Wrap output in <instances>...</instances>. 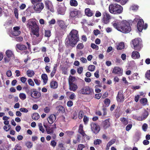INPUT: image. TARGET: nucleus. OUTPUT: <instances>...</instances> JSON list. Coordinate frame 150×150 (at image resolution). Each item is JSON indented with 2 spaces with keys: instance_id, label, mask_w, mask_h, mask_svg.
I'll return each mask as SVG.
<instances>
[{
  "instance_id": "obj_40",
  "label": "nucleus",
  "mask_w": 150,
  "mask_h": 150,
  "mask_svg": "<svg viewBox=\"0 0 150 150\" xmlns=\"http://www.w3.org/2000/svg\"><path fill=\"white\" fill-rule=\"evenodd\" d=\"M19 97L22 100H24L26 98V96L23 93H20L19 94Z\"/></svg>"
},
{
  "instance_id": "obj_32",
  "label": "nucleus",
  "mask_w": 150,
  "mask_h": 150,
  "mask_svg": "<svg viewBox=\"0 0 150 150\" xmlns=\"http://www.w3.org/2000/svg\"><path fill=\"white\" fill-rule=\"evenodd\" d=\"M83 126L81 125H80L79 127V132L81 134L83 137H84L85 134L83 130Z\"/></svg>"
},
{
  "instance_id": "obj_48",
  "label": "nucleus",
  "mask_w": 150,
  "mask_h": 150,
  "mask_svg": "<svg viewBox=\"0 0 150 150\" xmlns=\"http://www.w3.org/2000/svg\"><path fill=\"white\" fill-rule=\"evenodd\" d=\"M86 3L88 5H94L95 4L94 0H86Z\"/></svg>"
},
{
  "instance_id": "obj_24",
  "label": "nucleus",
  "mask_w": 150,
  "mask_h": 150,
  "mask_svg": "<svg viewBox=\"0 0 150 150\" xmlns=\"http://www.w3.org/2000/svg\"><path fill=\"white\" fill-rule=\"evenodd\" d=\"M50 86L51 88L55 89L58 87V83L56 81L52 80L50 83Z\"/></svg>"
},
{
  "instance_id": "obj_31",
  "label": "nucleus",
  "mask_w": 150,
  "mask_h": 150,
  "mask_svg": "<svg viewBox=\"0 0 150 150\" xmlns=\"http://www.w3.org/2000/svg\"><path fill=\"white\" fill-rule=\"evenodd\" d=\"M57 23L62 28H66V26L65 25L64 22L62 21L58 20Z\"/></svg>"
},
{
  "instance_id": "obj_27",
  "label": "nucleus",
  "mask_w": 150,
  "mask_h": 150,
  "mask_svg": "<svg viewBox=\"0 0 150 150\" xmlns=\"http://www.w3.org/2000/svg\"><path fill=\"white\" fill-rule=\"evenodd\" d=\"M41 78L43 80V82L45 84H46L48 81L47 75L46 74H42L41 75Z\"/></svg>"
},
{
  "instance_id": "obj_61",
  "label": "nucleus",
  "mask_w": 150,
  "mask_h": 150,
  "mask_svg": "<svg viewBox=\"0 0 150 150\" xmlns=\"http://www.w3.org/2000/svg\"><path fill=\"white\" fill-rule=\"evenodd\" d=\"M62 73L64 74H67V68L65 67H62Z\"/></svg>"
},
{
  "instance_id": "obj_52",
  "label": "nucleus",
  "mask_w": 150,
  "mask_h": 150,
  "mask_svg": "<svg viewBox=\"0 0 150 150\" xmlns=\"http://www.w3.org/2000/svg\"><path fill=\"white\" fill-rule=\"evenodd\" d=\"M50 128L49 127L47 128V129H46V130L47 131V133L48 134H51L52 133H53V128H52L51 129H50Z\"/></svg>"
},
{
  "instance_id": "obj_23",
  "label": "nucleus",
  "mask_w": 150,
  "mask_h": 150,
  "mask_svg": "<svg viewBox=\"0 0 150 150\" xmlns=\"http://www.w3.org/2000/svg\"><path fill=\"white\" fill-rule=\"evenodd\" d=\"M85 13L86 15L88 17H91L93 16V11L89 8H86L85 10Z\"/></svg>"
},
{
  "instance_id": "obj_18",
  "label": "nucleus",
  "mask_w": 150,
  "mask_h": 150,
  "mask_svg": "<svg viewBox=\"0 0 150 150\" xmlns=\"http://www.w3.org/2000/svg\"><path fill=\"white\" fill-rule=\"evenodd\" d=\"M78 87L76 83H74L69 84V88L70 91H75L78 89Z\"/></svg>"
},
{
  "instance_id": "obj_34",
  "label": "nucleus",
  "mask_w": 150,
  "mask_h": 150,
  "mask_svg": "<svg viewBox=\"0 0 150 150\" xmlns=\"http://www.w3.org/2000/svg\"><path fill=\"white\" fill-rule=\"evenodd\" d=\"M70 4L71 6L76 7L78 5V4L76 0H70Z\"/></svg>"
},
{
  "instance_id": "obj_17",
  "label": "nucleus",
  "mask_w": 150,
  "mask_h": 150,
  "mask_svg": "<svg viewBox=\"0 0 150 150\" xmlns=\"http://www.w3.org/2000/svg\"><path fill=\"white\" fill-rule=\"evenodd\" d=\"M20 27L16 26L14 27L13 28V31L12 32L13 35L15 36H17L20 35L21 33V31L19 30Z\"/></svg>"
},
{
  "instance_id": "obj_51",
  "label": "nucleus",
  "mask_w": 150,
  "mask_h": 150,
  "mask_svg": "<svg viewBox=\"0 0 150 150\" xmlns=\"http://www.w3.org/2000/svg\"><path fill=\"white\" fill-rule=\"evenodd\" d=\"M91 46L92 48L95 49L96 50H98L99 49L98 46L94 43H92Z\"/></svg>"
},
{
  "instance_id": "obj_60",
  "label": "nucleus",
  "mask_w": 150,
  "mask_h": 150,
  "mask_svg": "<svg viewBox=\"0 0 150 150\" xmlns=\"http://www.w3.org/2000/svg\"><path fill=\"white\" fill-rule=\"evenodd\" d=\"M83 71V68L82 67H80L77 69V72L79 74H81L82 73Z\"/></svg>"
},
{
  "instance_id": "obj_58",
  "label": "nucleus",
  "mask_w": 150,
  "mask_h": 150,
  "mask_svg": "<svg viewBox=\"0 0 150 150\" xmlns=\"http://www.w3.org/2000/svg\"><path fill=\"white\" fill-rule=\"evenodd\" d=\"M19 110L21 112L25 113H27L28 112V109L24 108H21Z\"/></svg>"
},
{
  "instance_id": "obj_14",
  "label": "nucleus",
  "mask_w": 150,
  "mask_h": 150,
  "mask_svg": "<svg viewBox=\"0 0 150 150\" xmlns=\"http://www.w3.org/2000/svg\"><path fill=\"white\" fill-rule=\"evenodd\" d=\"M42 39V37L41 36L35 38L34 37L32 39L33 44L34 45H35L38 44L41 40Z\"/></svg>"
},
{
  "instance_id": "obj_55",
  "label": "nucleus",
  "mask_w": 150,
  "mask_h": 150,
  "mask_svg": "<svg viewBox=\"0 0 150 150\" xmlns=\"http://www.w3.org/2000/svg\"><path fill=\"white\" fill-rule=\"evenodd\" d=\"M83 112L82 111H80L79 113V119H82L83 116Z\"/></svg>"
},
{
  "instance_id": "obj_62",
  "label": "nucleus",
  "mask_w": 150,
  "mask_h": 150,
  "mask_svg": "<svg viewBox=\"0 0 150 150\" xmlns=\"http://www.w3.org/2000/svg\"><path fill=\"white\" fill-rule=\"evenodd\" d=\"M146 77L148 79L150 80V70L147 71L145 74Z\"/></svg>"
},
{
  "instance_id": "obj_25",
  "label": "nucleus",
  "mask_w": 150,
  "mask_h": 150,
  "mask_svg": "<svg viewBox=\"0 0 150 150\" xmlns=\"http://www.w3.org/2000/svg\"><path fill=\"white\" fill-rule=\"evenodd\" d=\"M132 57L134 59H138L140 57L139 53L137 51H133L132 53Z\"/></svg>"
},
{
  "instance_id": "obj_20",
  "label": "nucleus",
  "mask_w": 150,
  "mask_h": 150,
  "mask_svg": "<svg viewBox=\"0 0 150 150\" xmlns=\"http://www.w3.org/2000/svg\"><path fill=\"white\" fill-rule=\"evenodd\" d=\"M124 98V97L122 94V91H119L118 93L117 96V100L118 102H120L122 101Z\"/></svg>"
},
{
  "instance_id": "obj_21",
  "label": "nucleus",
  "mask_w": 150,
  "mask_h": 150,
  "mask_svg": "<svg viewBox=\"0 0 150 150\" xmlns=\"http://www.w3.org/2000/svg\"><path fill=\"white\" fill-rule=\"evenodd\" d=\"M148 115V112L147 111L145 110L141 117H138V120L139 121L143 120L146 119Z\"/></svg>"
},
{
  "instance_id": "obj_26",
  "label": "nucleus",
  "mask_w": 150,
  "mask_h": 150,
  "mask_svg": "<svg viewBox=\"0 0 150 150\" xmlns=\"http://www.w3.org/2000/svg\"><path fill=\"white\" fill-rule=\"evenodd\" d=\"M16 48L20 50H24L27 49V47L25 45L18 44L16 46Z\"/></svg>"
},
{
  "instance_id": "obj_39",
  "label": "nucleus",
  "mask_w": 150,
  "mask_h": 150,
  "mask_svg": "<svg viewBox=\"0 0 150 150\" xmlns=\"http://www.w3.org/2000/svg\"><path fill=\"white\" fill-rule=\"evenodd\" d=\"M140 103L142 104V105H145L147 104V100L146 98H142L140 100Z\"/></svg>"
},
{
  "instance_id": "obj_6",
  "label": "nucleus",
  "mask_w": 150,
  "mask_h": 150,
  "mask_svg": "<svg viewBox=\"0 0 150 150\" xmlns=\"http://www.w3.org/2000/svg\"><path fill=\"white\" fill-rule=\"evenodd\" d=\"M132 44L135 50H139L141 47V39L139 38H136L132 40Z\"/></svg>"
},
{
  "instance_id": "obj_42",
  "label": "nucleus",
  "mask_w": 150,
  "mask_h": 150,
  "mask_svg": "<svg viewBox=\"0 0 150 150\" xmlns=\"http://www.w3.org/2000/svg\"><path fill=\"white\" fill-rule=\"evenodd\" d=\"M38 125L39 127L40 130L42 132V133H43L45 132V129L42 126V124L41 123H39L38 124Z\"/></svg>"
},
{
  "instance_id": "obj_53",
  "label": "nucleus",
  "mask_w": 150,
  "mask_h": 150,
  "mask_svg": "<svg viewBox=\"0 0 150 150\" xmlns=\"http://www.w3.org/2000/svg\"><path fill=\"white\" fill-rule=\"evenodd\" d=\"M148 128V125L146 124H144L142 126V129L144 132L146 131Z\"/></svg>"
},
{
  "instance_id": "obj_10",
  "label": "nucleus",
  "mask_w": 150,
  "mask_h": 150,
  "mask_svg": "<svg viewBox=\"0 0 150 150\" xmlns=\"http://www.w3.org/2000/svg\"><path fill=\"white\" fill-rule=\"evenodd\" d=\"M66 10V7L63 5L59 6L57 8V11L58 14L64 15Z\"/></svg>"
},
{
  "instance_id": "obj_37",
  "label": "nucleus",
  "mask_w": 150,
  "mask_h": 150,
  "mask_svg": "<svg viewBox=\"0 0 150 150\" xmlns=\"http://www.w3.org/2000/svg\"><path fill=\"white\" fill-rule=\"evenodd\" d=\"M39 115L37 113H34L32 116V119L35 120H38L39 118Z\"/></svg>"
},
{
  "instance_id": "obj_49",
  "label": "nucleus",
  "mask_w": 150,
  "mask_h": 150,
  "mask_svg": "<svg viewBox=\"0 0 150 150\" xmlns=\"http://www.w3.org/2000/svg\"><path fill=\"white\" fill-rule=\"evenodd\" d=\"M28 82L29 84L32 86H34V83L33 80L31 79H29L28 80Z\"/></svg>"
},
{
  "instance_id": "obj_43",
  "label": "nucleus",
  "mask_w": 150,
  "mask_h": 150,
  "mask_svg": "<svg viewBox=\"0 0 150 150\" xmlns=\"http://www.w3.org/2000/svg\"><path fill=\"white\" fill-rule=\"evenodd\" d=\"M115 142V139H113L110 141L107 144V147L109 148Z\"/></svg>"
},
{
  "instance_id": "obj_22",
  "label": "nucleus",
  "mask_w": 150,
  "mask_h": 150,
  "mask_svg": "<svg viewBox=\"0 0 150 150\" xmlns=\"http://www.w3.org/2000/svg\"><path fill=\"white\" fill-rule=\"evenodd\" d=\"M49 120H47L48 122L50 124H52L54 121L56 119V116L54 114H52L49 116Z\"/></svg>"
},
{
  "instance_id": "obj_56",
  "label": "nucleus",
  "mask_w": 150,
  "mask_h": 150,
  "mask_svg": "<svg viewBox=\"0 0 150 150\" xmlns=\"http://www.w3.org/2000/svg\"><path fill=\"white\" fill-rule=\"evenodd\" d=\"M88 118L85 115L84 116L83 120L85 124H86L87 123L88 121Z\"/></svg>"
},
{
  "instance_id": "obj_50",
  "label": "nucleus",
  "mask_w": 150,
  "mask_h": 150,
  "mask_svg": "<svg viewBox=\"0 0 150 150\" xmlns=\"http://www.w3.org/2000/svg\"><path fill=\"white\" fill-rule=\"evenodd\" d=\"M85 147V146L83 144H79L78 145L77 150H83V149Z\"/></svg>"
},
{
  "instance_id": "obj_47",
  "label": "nucleus",
  "mask_w": 150,
  "mask_h": 150,
  "mask_svg": "<svg viewBox=\"0 0 150 150\" xmlns=\"http://www.w3.org/2000/svg\"><path fill=\"white\" fill-rule=\"evenodd\" d=\"M84 45L82 43H79L76 46V49L79 50H81L84 47Z\"/></svg>"
},
{
  "instance_id": "obj_59",
  "label": "nucleus",
  "mask_w": 150,
  "mask_h": 150,
  "mask_svg": "<svg viewBox=\"0 0 150 150\" xmlns=\"http://www.w3.org/2000/svg\"><path fill=\"white\" fill-rule=\"evenodd\" d=\"M14 13L15 16L18 19V13L17 9L16 8H15L14 9Z\"/></svg>"
},
{
  "instance_id": "obj_1",
  "label": "nucleus",
  "mask_w": 150,
  "mask_h": 150,
  "mask_svg": "<svg viewBox=\"0 0 150 150\" xmlns=\"http://www.w3.org/2000/svg\"><path fill=\"white\" fill-rule=\"evenodd\" d=\"M112 24L115 28L123 33H128L131 30L129 23L126 20H123L120 23L119 20H115Z\"/></svg>"
},
{
  "instance_id": "obj_9",
  "label": "nucleus",
  "mask_w": 150,
  "mask_h": 150,
  "mask_svg": "<svg viewBox=\"0 0 150 150\" xmlns=\"http://www.w3.org/2000/svg\"><path fill=\"white\" fill-rule=\"evenodd\" d=\"M92 131L93 133L96 134L98 133L100 129L99 126L97 124L94 123H92L91 124Z\"/></svg>"
},
{
  "instance_id": "obj_5",
  "label": "nucleus",
  "mask_w": 150,
  "mask_h": 150,
  "mask_svg": "<svg viewBox=\"0 0 150 150\" xmlns=\"http://www.w3.org/2000/svg\"><path fill=\"white\" fill-rule=\"evenodd\" d=\"M80 93L82 94L93 96L94 94L93 90L88 86H85L80 90Z\"/></svg>"
},
{
  "instance_id": "obj_35",
  "label": "nucleus",
  "mask_w": 150,
  "mask_h": 150,
  "mask_svg": "<svg viewBox=\"0 0 150 150\" xmlns=\"http://www.w3.org/2000/svg\"><path fill=\"white\" fill-rule=\"evenodd\" d=\"M124 47V43L123 42H121L117 46V50H121L123 49Z\"/></svg>"
},
{
  "instance_id": "obj_33",
  "label": "nucleus",
  "mask_w": 150,
  "mask_h": 150,
  "mask_svg": "<svg viewBox=\"0 0 150 150\" xmlns=\"http://www.w3.org/2000/svg\"><path fill=\"white\" fill-rule=\"evenodd\" d=\"M76 80V78L71 76H70L68 80L69 84L74 83L73 82Z\"/></svg>"
},
{
  "instance_id": "obj_41",
  "label": "nucleus",
  "mask_w": 150,
  "mask_h": 150,
  "mask_svg": "<svg viewBox=\"0 0 150 150\" xmlns=\"http://www.w3.org/2000/svg\"><path fill=\"white\" fill-rule=\"evenodd\" d=\"M51 35V32L50 30H45V36L47 37H49Z\"/></svg>"
},
{
  "instance_id": "obj_64",
  "label": "nucleus",
  "mask_w": 150,
  "mask_h": 150,
  "mask_svg": "<svg viewBox=\"0 0 150 150\" xmlns=\"http://www.w3.org/2000/svg\"><path fill=\"white\" fill-rule=\"evenodd\" d=\"M21 146L18 144H16L15 145L14 150H21Z\"/></svg>"
},
{
  "instance_id": "obj_36",
  "label": "nucleus",
  "mask_w": 150,
  "mask_h": 150,
  "mask_svg": "<svg viewBox=\"0 0 150 150\" xmlns=\"http://www.w3.org/2000/svg\"><path fill=\"white\" fill-rule=\"evenodd\" d=\"M110 100L108 98H106L104 101V105L106 107L109 106L110 103Z\"/></svg>"
},
{
  "instance_id": "obj_44",
  "label": "nucleus",
  "mask_w": 150,
  "mask_h": 150,
  "mask_svg": "<svg viewBox=\"0 0 150 150\" xmlns=\"http://www.w3.org/2000/svg\"><path fill=\"white\" fill-rule=\"evenodd\" d=\"M50 65L47 64L45 67V69L46 72L47 73H49L50 72Z\"/></svg>"
},
{
  "instance_id": "obj_54",
  "label": "nucleus",
  "mask_w": 150,
  "mask_h": 150,
  "mask_svg": "<svg viewBox=\"0 0 150 150\" xmlns=\"http://www.w3.org/2000/svg\"><path fill=\"white\" fill-rule=\"evenodd\" d=\"M102 142L101 140L100 139H97L94 141V144L95 145H99Z\"/></svg>"
},
{
  "instance_id": "obj_38",
  "label": "nucleus",
  "mask_w": 150,
  "mask_h": 150,
  "mask_svg": "<svg viewBox=\"0 0 150 150\" xmlns=\"http://www.w3.org/2000/svg\"><path fill=\"white\" fill-rule=\"evenodd\" d=\"M25 145L28 149L31 148L33 146V144L30 141H28L25 143Z\"/></svg>"
},
{
  "instance_id": "obj_3",
  "label": "nucleus",
  "mask_w": 150,
  "mask_h": 150,
  "mask_svg": "<svg viewBox=\"0 0 150 150\" xmlns=\"http://www.w3.org/2000/svg\"><path fill=\"white\" fill-rule=\"evenodd\" d=\"M27 28L31 30V35H33L38 37L39 35V29L38 26L35 21L32 20L28 21L27 25Z\"/></svg>"
},
{
  "instance_id": "obj_29",
  "label": "nucleus",
  "mask_w": 150,
  "mask_h": 150,
  "mask_svg": "<svg viewBox=\"0 0 150 150\" xmlns=\"http://www.w3.org/2000/svg\"><path fill=\"white\" fill-rule=\"evenodd\" d=\"M120 120L122 123L125 126L127 125L128 123V120L125 117H122L120 118Z\"/></svg>"
},
{
  "instance_id": "obj_7",
  "label": "nucleus",
  "mask_w": 150,
  "mask_h": 150,
  "mask_svg": "<svg viewBox=\"0 0 150 150\" xmlns=\"http://www.w3.org/2000/svg\"><path fill=\"white\" fill-rule=\"evenodd\" d=\"M31 96L35 99L39 98L41 96L40 93L35 88L32 89L30 91Z\"/></svg>"
},
{
  "instance_id": "obj_30",
  "label": "nucleus",
  "mask_w": 150,
  "mask_h": 150,
  "mask_svg": "<svg viewBox=\"0 0 150 150\" xmlns=\"http://www.w3.org/2000/svg\"><path fill=\"white\" fill-rule=\"evenodd\" d=\"M26 74L28 77H31L34 75L35 72L33 71L28 70L26 72Z\"/></svg>"
},
{
  "instance_id": "obj_2",
  "label": "nucleus",
  "mask_w": 150,
  "mask_h": 150,
  "mask_svg": "<svg viewBox=\"0 0 150 150\" xmlns=\"http://www.w3.org/2000/svg\"><path fill=\"white\" fill-rule=\"evenodd\" d=\"M79 40L78 31L76 30L72 29L65 40V44L67 46L74 47Z\"/></svg>"
},
{
  "instance_id": "obj_12",
  "label": "nucleus",
  "mask_w": 150,
  "mask_h": 150,
  "mask_svg": "<svg viewBox=\"0 0 150 150\" xmlns=\"http://www.w3.org/2000/svg\"><path fill=\"white\" fill-rule=\"evenodd\" d=\"M45 4L47 8L51 12H54V10L53 5L51 2L49 0H46L45 1Z\"/></svg>"
},
{
  "instance_id": "obj_46",
  "label": "nucleus",
  "mask_w": 150,
  "mask_h": 150,
  "mask_svg": "<svg viewBox=\"0 0 150 150\" xmlns=\"http://www.w3.org/2000/svg\"><path fill=\"white\" fill-rule=\"evenodd\" d=\"M139 6L137 5H133L130 7V9L133 11H135L137 10Z\"/></svg>"
},
{
  "instance_id": "obj_11",
  "label": "nucleus",
  "mask_w": 150,
  "mask_h": 150,
  "mask_svg": "<svg viewBox=\"0 0 150 150\" xmlns=\"http://www.w3.org/2000/svg\"><path fill=\"white\" fill-rule=\"evenodd\" d=\"M112 73L121 76L122 75L123 70L118 67H115L113 69Z\"/></svg>"
},
{
  "instance_id": "obj_13",
  "label": "nucleus",
  "mask_w": 150,
  "mask_h": 150,
  "mask_svg": "<svg viewBox=\"0 0 150 150\" xmlns=\"http://www.w3.org/2000/svg\"><path fill=\"white\" fill-rule=\"evenodd\" d=\"M144 21L142 19L139 18V21H138L137 24V27L138 30L139 32H141L144 28Z\"/></svg>"
},
{
  "instance_id": "obj_8",
  "label": "nucleus",
  "mask_w": 150,
  "mask_h": 150,
  "mask_svg": "<svg viewBox=\"0 0 150 150\" xmlns=\"http://www.w3.org/2000/svg\"><path fill=\"white\" fill-rule=\"evenodd\" d=\"M44 8V5L42 2L38 3L34 6V9L36 12L40 13Z\"/></svg>"
},
{
  "instance_id": "obj_4",
  "label": "nucleus",
  "mask_w": 150,
  "mask_h": 150,
  "mask_svg": "<svg viewBox=\"0 0 150 150\" xmlns=\"http://www.w3.org/2000/svg\"><path fill=\"white\" fill-rule=\"evenodd\" d=\"M110 13L114 14H119L122 12L123 8L117 4H113L110 5L109 7Z\"/></svg>"
},
{
  "instance_id": "obj_45",
  "label": "nucleus",
  "mask_w": 150,
  "mask_h": 150,
  "mask_svg": "<svg viewBox=\"0 0 150 150\" xmlns=\"http://www.w3.org/2000/svg\"><path fill=\"white\" fill-rule=\"evenodd\" d=\"M95 68V67L94 65H90L88 67V70L91 71H93L94 70Z\"/></svg>"
},
{
  "instance_id": "obj_28",
  "label": "nucleus",
  "mask_w": 150,
  "mask_h": 150,
  "mask_svg": "<svg viewBox=\"0 0 150 150\" xmlns=\"http://www.w3.org/2000/svg\"><path fill=\"white\" fill-rule=\"evenodd\" d=\"M6 56L8 57H13L14 55L13 52L11 50H8L6 52Z\"/></svg>"
},
{
  "instance_id": "obj_16",
  "label": "nucleus",
  "mask_w": 150,
  "mask_h": 150,
  "mask_svg": "<svg viewBox=\"0 0 150 150\" xmlns=\"http://www.w3.org/2000/svg\"><path fill=\"white\" fill-rule=\"evenodd\" d=\"M110 16L109 15L106 13L105 15H104V16L102 19V22L104 24H108L110 22Z\"/></svg>"
},
{
  "instance_id": "obj_57",
  "label": "nucleus",
  "mask_w": 150,
  "mask_h": 150,
  "mask_svg": "<svg viewBox=\"0 0 150 150\" xmlns=\"http://www.w3.org/2000/svg\"><path fill=\"white\" fill-rule=\"evenodd\" d=\"M15 40L17 42H21L23 40V38L21 36L16 37L15 38Z\"/></svg>"
},
{
  "instance_id": "obj_19",
  "label": "nucleus",
  "mask_w": 150,
  "mask_h": 150,
  "mask_svg": "<svg viewBox=\"0 0 150 150\" xmlns=\"http://www.w3.org/2000/svg\"><path fill=\"white\" fill-rule=\"evenodd\" d=\"M80 12L76 9L71 11L70 13V16L71 18H75L79 15Z\"/></svg>"
},
{
  "instance_id": "obj_15",
  "label": "nucleus",
  "mask_w": 150,
  "mask_h": 150,
  "mask_svg": "<svg viewBox=\"0 0 150 150\" xmlns=\"http://www.w3.org/2000/svg\"><path fill=\"white\" fill-rule=\"evenodd\" d=\"M109 121L110 119H108L103 121L102 123V125L105 129L108 128L110 126V122Z\"/></svg>"
},
{
  "instance_id": "obj_63",
  "label": "nucleus",
  "mask_w": 150,
  "mask_h": 150,
  "mask_svg": "<svg viewBox=\"0 0 150 150\" xmlns=\"http://www.w3.org/2000/svg\"><path fill=\"white\" fill-rule=\"evenodd\" d=\"M132 125L129 124L126 127V130L127 131H129L132 128Z\"/></svg>"
}]
</instances>
